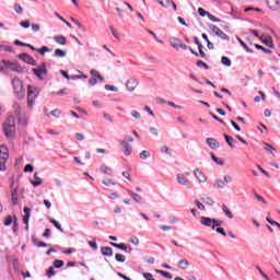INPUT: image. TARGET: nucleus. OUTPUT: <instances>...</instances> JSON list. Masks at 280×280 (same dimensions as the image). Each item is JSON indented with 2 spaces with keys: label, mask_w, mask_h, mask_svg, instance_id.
I'll return each mask as SVG.
<instances>
[{
  "label": "nucleus",
  "mask_w": 280,
  "mask_h": 280,
  "mask_svg": "<svg viewBox=\"0 0 280 280\" xmlns=\"http://www.w3.org/2000/svg\"><path fill=\"white\" fill-rule=\"evenodd\" d=\"M2 132L9 141H14L16 138V120L13 115L8 116L2 124Z\"/></svg>",
  "instance_id": "f257e3e1"
},
{
  "label": "nucleus",
  "mask_w": 280,
  "mask_h": 280,
  "mask_svg": "<svg viewBox=\"0 0 280 280\" xmlns=\"http://www.w3.org/2000/svg\"><path fill=\"white\" fill-rule=\"evenodd\" d=\"M12 86L18 100H23L25 97V88H23V81H21L19 78H14L12 80Z\"/></svg>",
  "instance_id": "f03ea898"
},
{
  "label": "nucleus",
  "mask_w": 280,
  "mask_h": 280,
  "mask_svg": "<svg viewBox=\"0 0 280 280\" xmlns=\"http://www.w3.org/2000/svg\"><path fill=\"white\" fill-rule=\"evenodd\" d=\"M27 89H28V92H27V106L30 108H33L34 102H36V97H38V94L40 92L38 91V89H36V88L32 86V85H28Z\"/></svg>",
  "instance_id": "7ed1b4c3"
},
{
  "label": "nucleus",
  "mask_w": 280,
  "mask_h": 280,
  "mask_svg": "<svg viewBox=\"0 0 280 280\" xmlns=\"http://www.w3.org/2000/svg\"><path fill=\"white\" fill-rule=\"evenodd\" d=\"M230 183H233V176L231 175H224L222 178H217L214 180V187L217 189H224L226 185H230Z\"/></svg>",
  "instance_id": "20e7f679"
},
{
  "label": "nucleus",
  "mask_w": 280,
  "mask_h": 280,
  "mask_svg": "<svg viewBox=\"0 0 280 280\" xmlns=\"http://www.w3.org/2000/svg\"><path fill=\"white\" fill-rule=\"evenodd\" d=\"M32 71L38 80H45L47 78V66L45 63H42L40 68H33Z\"/></svg>",
  "instance_id": "39448f33"
},
{
  "label": "nucleus",
  "mask_w": 280,
  "mask_h": 280,
  "mask_svg": "<svg viewBox=\"0 0 280 280\" xmlns=\"http://www.w3.org/2000/svg\"><path fill=\"white\" fill-rule=\"evenodd\" d=\"M3 65L8 67L11 71L15 73H25V70L16 62H11L7 60H2Z\"/></svg>",
  "instance_id": "423d86ee"
},
{
  "label": "nucleus",
  "mask_w": 280,
  "mask_h": 280,
  "mask_svg": "<svg viewBox=\"0 0 280 280\" xmlns=\"http://www.w3.org/2000/svg\"><path fill=\"white\" fill-rule=\"evenodd\" d=\"M176 180L178 185H183V187H186V189H191V182L187 177H185L184 174H177L176 175Z\"/></svg>",
  "instance_id": "0eeeda50"
},
{
  "label": "nucleus",
  "mask_w": 280,
  "mask_h": 280,
  "mask_svg": "<svg viewBox=\"0 0 280 280\" xmlns=\"http://www.w3.org/2000/svg\"><path fill=\"white\" fill-rule=\"evenodd\" d=\"M19 59L22 60L23 62H26V65H31L32 67H36V60L34 59V57H32L27 52L20 54Z\"/></svg>",
  "instance_id": "6e6552de"
},
{
  "label": "nucleus",
  "mask_w": 280,
  "mask_h": 280,
  "mask_svg": "<svg viewBox=\"0 0 280 280\" xmlns=\"http://www.w3.org/2000/svg\"><path fill=\"white\" fill-rule=\"evenodd\" d=\"M25 215L23 217V222L26 225L25 231H30V218L32 217V210L28 207L23 209Z\"/></svg>",
  "instance_id": "1a4fd4ad"
},
{
  "label": "nucleus",
  "mask_w": 280,
  "mask_h": 280,
  "mask_svg": "<svg viewBox=\"0 0 280 280\" xmlns=\"http://www.w3.org/2000/svg\"><path fill=\"white\" fill-rule=\"evenodd\" d=\"M138 86H139V80H137V79L131 78V79H128L126 82V89H127V91H130L131 93Z\"/></svg>",
  "instance_id": "9d476101"
},
{
  "label": "nucleus",
  "mask_w": 280,
  "mask_h": 280,
  "mask_svg": "<svg viewBox=\"0 0 280 280\" xmlns=\"http://www.w3.org/2000/svg\"><path fill=\"white\" fill-rule=\"evenodd\" d=\"M120 145H122L125 156H130V154H132V147L129 145L127 140H121Z\"/></svg>",
  "instance_id": "9b49d317"
},
{
  "label": "nucleus",
  "mask_w": 280,
  "mask_h": 280,
  "mask_svg": "<svg viewBox=\"0 0 280 280\" xmlns=\"http://www.w3.org/2000/svg\"><path fill=\"white\" fill-rule=\"evenodd\" d=\"M206 143L211 150H218L220 148V142L215 138H207Z\"/></svg>",
  "instance_id": "f8f14e48"
},
{
  "label": "nucleus",
  "mask_w": 280,
  "mask_h": 280,
  "mask_svg": "<svg viewBox=\"0 0 280 280\" xmlns=\"http://www.w3.org/2000/svg\"><path fill=\"white\" fill-rule=\"evenodd\" d=\"M213 222H217L215 219H211L209 217L200 218V224H202V226H210L211 229H213Z\"/></svg>",
  "instance_id": "ddd939ff"
},
{
  "label": "nucleus",
  "mask_w": 280,
  "mask_h": 280,
  "mask_svg": "<svg viewBox=\"0 0 280 280\" xmlns=\"http://www.w3.org/2000/svg\"><path fill=\"white\" fill-rule=\"evenodd\" d=\"M194 174L199 183H207V176L205 175V173H202L198 168H195Z\"/></svg>",
  "instance_id": "4468645a"
},
{
  "label": "nucleus",
  "mask_w": 280,
  "mask_h": 280,
  "mask_svg": "<svg viewBox=\"0 0 280 280\" xmlns=\"http://www.w3.org/2000/svg\"><path fill=\"white\" fill-rule=\"evenodd\" d=\"M4 160L8 161V159H10V153L8 151V147H5L4 144L0 145V160Z\"/></svg>",
  "instance_id": "2eb2a0df"
},
{
  "label": "nucleus",
  "mask_w": 280,
  "mask_h": 280,
  "mask_svg": "<svg viewBox=\"0 0 280 280\" xmlns=\"http://www.w3.org/2000/svg\"><path fill=\"white\" fill-rule=\"evenodd\" d=\"M270 10H280V0H266Z\"/></svg>",
  "instance_id": "dca6fc26"
},
{
  "label": "nucleus",
  "mask_w": 280,
  "mask_h": 280,
  "mask_svg": "<svg viewBox=\"0 0 280 280\" xmlns=\"http://www.w3.org/2000/svg\"><path fill=\"white\" fill-rule=\"evenodd\" d=\"M171 47H173V49H180V43L182 40L179 38L176 37H171L168 39Z\"/></svg>",
  "instance_id": "f3484780"
},
{
  "label": "nucleus",
  "mask_w": 280,
  "mask_h": 280,
  "mask_svg": "<svg viewBox=\"0 0 280 280\" xmlns=\"http://www.w3.org/2000/svg\"><path fill=\"white\" fill-rule=\"evenodd\" d=\"M127 192L129 194V196H131V198L135 200V202H137L138 205H141V202H143V198H141V196L132 190H127Z\"/></svg>",
  "instance_id": "a211bd4d"
},
{
  "label": "nucleus",
  "mask_w": 280,
  "mask_h": 280,
  "mask_svg": "<svg viewBox=\"0 0 280 280\" xmlns=\"http://www.w3.org/2000/svg\"><path fill=\"white\" fill-rule=\"evenodd\" d=\"M177 266H178V269L179 270H187L189 268V260L187 259H180L178 262H177Z\"/></svg>",
  "instance_id": "6ab92c4d"
},
{
  "label": "nucleus",
  "mask_w": 280,
  "mask_h": 280,
  "mask_svg": "<svg viewBox=\"0 0 280 280\" xmlns=\"http://www.w3.org/2000/svg\"><path fill=\"white\" fill-rule=\"evenodd\" d=\"M31 183L33 184V187H40V185H43V179L38 177V173H35L34 179H32Z\"/></svg>",
  "instance_id": "aec40b11"
},
{
  "label": "nucleus",
  "mask_w": 280,
  "mask_h": 280,
  "mask_svg": "<svg viewBox=\"0 0 280 280\" xmlns=\"http://www.w3.org/2000/svg\"><path fill=\"white\" fill-rule=\"evenodd\" d=\"M11 200L13 205H19V189L14 188L11 192Z\"/></svg>",
  "instance_id": "412c9836"
},
{
  "label": "nucleus",
  "mask_w": 280,
  "mask_h": 280,
  "mask_svg": "<svg viewBox=\"0 0 280 280\" xmlns=\"http://www.w3.org/2000/svg\"><path fill=\"white\" fill-rule=\"evenodd\" d=\"M55 43H57L58 45H67V37H65L63 35H57L54 37Z\"/></svg>",
  "instance_id": "4be33fe9"
},
{
  "label": "nucleus",
  "mask_w": 280,
  "mask_h": 280,
  "mask_svg": "<svg viewBox=\"0 0 280 280\" xmlns=\"http://www.w3.org/2000/svg\"><path fill=\"white\" fill-rule=\"evenodd\" d=\"M223 137L230 148H232V149L235 148V145H233V143H237V141H235L233 137H231L226 133H224Z\"/></svg>",
  "instance_id": "5701e85b"
},
{
  "label": "nucleus",
  "mask_w": 280,
  "mask_h": 280,
  "mask_svg": "<svg viewBox=\"0 0 280 280\" xmlns=\"http://www.w3.org/2000/svg\"><path fill=\"white\" fill-rule=\"evenodd\" d=\"M101 253L104 257H113V248L110 247H102Z\"/></svg>",
  "instance_id": "b1692460"
},
{
  "label": "nucleus",
  "mask_w": 280,
  "mask_h": 280,
  "mask_svg": "<svg viewBox=\"0 0 280 280\" xmlns=\"http://www.w3.org/2000/svg\"><path fill=\"white\" fill-rule=\"evenodd\" d=\"M55 58H66L67 57V50H62L60 48H57L54 54Z\"/></svg>",
  "instance_id": "393cba45"
},
{
  "label": "nucleus",
  "mask_w": 280,
  "mask_h": 280,
  "mask_svg": "<svg viewBox=\"0 0 280 280\" xmlns=\"http://www.w3.org/2000/svg\"><path fill=\"white\" fill-rule=\"evenodd\" d=\"M13 112L16 117H21V104L19 102L13 104Z\"/></svg>",
  "instance_id": "a878e982"
},
{
  "label": "nucleus",
  "mask_w": 280,
  "mask_h": 280,
  "mask_svg": "<svg viewBox=\"0 0 280 280\" xmlns=\"http://www.w3.org/2000/svg\"><path fill=\"white\" fill-rule=\"evenodd\" d=\"M90 73H91L92 78L100 80V82H104V77H102V74H100V72L97 70H91Z\"/></svg>",
  "instance_id": "bb28decb"
},
{
  "label": "nucleus",
  "mask_w": 280,
  "mask_h": 280,
  "mask_svg": "<svg viewBox=\"0 0 280 280\" xmlns=\"http://www.w3.org/2000/svg\"><path fill=\"white\" fill-rule=\"evenodd\" d=\"M222 211L223 213H225L226 218H229L230 220H233V212H231V210H229V207H226V205H222Z\"/></svg>",
  "instance_id": "cd10ccee"
},
{
  "label": "nucleus",
  "mask_w": 280,
  "mask_h": 280,
  "mask_svg": "<svg viewBox=\"0 0 280 280\" xmlns=\"http://www.w3.org/2000/svg\"><path fill=\"white\" fill-rule=\"evenodd\" d=\"M236 40H238L240 45L243 46V48L248 52V54H253V49H250L248 47V45H246V43H244V40H242V38H240V36H236Z\"/></svg>",
  "instance_id": "c85d7f7f"
},
{
  "label": "nucleus",
  "mask_w": 280,
  "mask_h": 280,
  "mask_svg": "<svg viewBox=\"0 0 280 280\" xmlns=\"http://www.w3.org/2000/svg\"><path fill=\"white\" fill-rule=\"evenodd\" d=\"M156 275H162L165 279H172V273L168 271H163L161 269H155Z\"/></svg>",
  "instance_id": "c756f323"
},
{
  "label": "nucleus",
  "mask_w": 280,
  "mask_h": 280,
  "mask_svg": "<svg viewBox=\"0 0 280 280\" xmlns=\"http://www.w3.org/2000/svg\"><path fill=\"white\" fill-rule=\"evenodd\" d=\"M210 156H211L212 161H213L214 163H217V165H221V166L224 165V160L218 159V158L215 156V154H213V152L210 153Z\"/></svg>",
  "instance_id": "7c9ffc66"
},
{
  "label": "nucleus",
  "mask_w": 280,
  "mask_h": 280,
  "mask_svg": "<svg viewBox=\"0 0 280 280\" xmlns=\"http://www.w3.org/2000/svg\"><path fill=\"white\" fill-rule=\"evenodd\" d=\"M13 233H19V218L16 215H13Z\"/></svg>",
  "instance_id": "2f4dec72"
},
{
  "label": "nucleus",
  "mask_w": 280,
  "mask_h": 280,
  "mask_svg": "<svg viewBox=\"0 0 280 280\" xmlns=\"http://www.w3.org/2000/svg\"><path fill=\"white\" fill-rule=\"evenodd\" d=\"M101 172H103V174H107V176L113 175V171L110 170V167L106 166V165H101Z\"/></svg>",
  "instance_id": "473e14b6"
},
{
  "label": "nucleus",
  "mask_w": 280,
  "mask_h": 280,
  "mask_svg": "<svg viewBox=\"0 0 280 280\" xmlns=\"http://www.w3.org/2000/svg\"><path fill=\"white\" fill-rule=\"evenodd\" d=\"M49 222L50 224L55 225V228H57L60 233H63L65 230H62V225H60L59 222L56 221V219H50Z\"/></svg>",
  "instance_id": "72a5a7b5"
},
{
  "label": "nucleus",
  "mask_w": 280,
  "mask_h": 280,
  "mask_svg": "<svg viewBox=\"0 0 280 280\" xmlns=\"http://www.w3.org/2000/svg\"><path fill=\"white\" fill-rule=\"evenodd\" d=\"M262 43L265 45H267V47H270V49H275V44L272 43V37H268V38L264 39Z\"/></svg>",
  "instance_id": "f704fd0d"
},
{
  "label": "nucleus",
  "mask_w": 280,
  "mask_h": 280,
  "mask_svg": "<svg viewBox=\"0 0 280 280\" xmlns=\"http://www.w3.org/2000/svg\"><path fill=\"white\" fill-rule=\"evenodd\" d=\"M139 156L142 161H145L147 159H150V156H151L150 151L143 150L142 152H140Z\"/></svg>",
  "instance_id": "c9c22d12"
},
{
  "label": "nucleus",
  "mask_w": 280,
  "mask_h": 280,
  "mask_svg": "<svg viewBox=\"0 0 280 280\" xmlns=\"http://www.w3.org/2000/svg\"><path fill=\"white\" fill-rule=\"evenodd\" d=\"M12 223H14V217L12 215H8L3 221L4 226H10Z\"/></svg>",
  "instance_id": "e433bc0d"
},
{
  "label": "nucleus",
  "mask_w": 280,
  "mask_h": 280,
  "mask_svg": "<svg viewBox=\"0 0 280 280\" xmlns=\"http://www.w3.org/2000/svg\"><path fill=\"white\" fill-rule=\"evenodd\" d=\"M48 51H51V49H49V47H47V46H43L42 48H37V54H40V56H45V54H47Z\"/></svg>",
  "instance_id": "4c0bfd02"
},
{
  "label": "nucleus",
  "mask_w": 280,
  "mask_h": 280,
  "mask_svg": "<svg viewBox=\"0 0 280 280\" xmlns=\"http://www.w3.org/2000/svg\"><path fill=\"white\" fill-rule=\"evenodd\" d=\"M264 150L266 151V152H269V154H275V153H272V152H275V150H277V149H275L272 145H270V144H268V143H264Z\"/></svg>",
  "instance_id": "58836bf2"
},
{
  "label": "nucleus",
  "mask_w": 280,
  "mask_h": 280,
  "mask_svg": "<svg viewBox=\"0 0 280 280\" xmlns=\"http://www.w3.org/2000/svg\"><path fill=\"white\" fill-rule=\"evenodd\" d=\"M0 51H7L9 54H12V51H14V48H12V46L0 45Z\"/></svg>",
  "instance_id": "ea45409f"
},
{
  "label": "nucleus",
  "mask_w": 280,
  "mask_h": 280,
  "mask_svg": "<svg viewBox=\"0 0 280 280\" xmlns=\"http://www.w3.org/2000/svg\"><path fill=\"white\" fill-rule=\"evenodd\" d=\"M115 259L116 261H118L119 264H124L126 261V256H124V254H116L115 255Z\"/></svg>",
  "instance_id": "a19ab883"
},
{
  "label": "nucleus",
  "mask_w": 280,
  "mask_h": 280,
  "mask_svg": "<svg viewBox=\"0 0 280 280\" xmlns=\"http://www.w3.org/2000/svg\"><path fill=\"white\" fill-rule=\"evenodd\" d=\"M201 200H202L206 205H209V207H213V205H215V201H213V199H211V197L202 198Z\"/></svg>",
  "instance_id": "79ce46f5"
},
{
  "label": "nucleus",
  "mask_w": 280,
  "mask_h": 280,
  "mask_svg": "<svg viewBox=\"0 0 280 280\" xmlns=\"http://www.w3.org/2000/svg\"><path fill=\"white\" fill-rule=\"evenodd\" d=\"M256 49H260L261 51H264V54H272V50L265 48L264 46L259 45V44H255Z\"/></svg>",
  "instance_id": "37998d69"
},
{
  "label": "nucleus",
  "mask_w": 280,
  "mask_h": 280,
  "mask_svg": "<svg viewBox=\"0 0 280 280\" xmlns=\"http://www.w3.org/2000/svg\"><path fill=\"white\" fill-rule=\"evenodd\" d=\"M221 62L224 67H231V59L229 57H222Z\"/></svg>",
  "instance_id": "c03bdc74"
},
{
  "label": "nucleus",
  "mask_w": 280,
  "mask_h": 280,
  "mask_svg": "<svg viewBox=\"0 0 280 280\" xmlns=\"http://www.w3.org/2000/svg\"><path fill=\"white\" fill-rule=\"evenodd\" d=\"M209 28L211 30V32H213V34H215V36H218V34L221 32L220 27H218L213 24H210Z\"/></svg>",
  "instance_id": "a18cd8bd"
},
{
  "label": "nucleus",
  "mask_w": 280,
  "mask_h": 280,
  "mask_svg": "<svg viewBox=\"0 0 280 280\" xmlns=\"http://www.w3.org/2000/svg\"><path fill=\"white\" fill-rule=\"evenodd\" d=\"M46 275L48 279H51L56 275V270H54V267H49L48 270L46 271Z\"/></svg>",
  "instance_id": "49530a36"
},
{
  "label": "nucleus",
  "mask_w": 280,
  "mask_h": 280,
  "mask_svg": "<svg viewBox=\"0 0 280 280\" xmlns=\"http://www.w3.org/2000/svg\"><path fill=\"white\" fill-rule=\"evenodd\" d=\"M109 30H110L114 38H116L117 40H121V37L119 36V33H117V31H115V28L113 26H109Z\"/></svg>",
  "instance_id": "de8ad7c7"
},
{
  "label": "nucleus",
  "mask_w": 280,
  "mask_h": 280,
  "mask_svg": "<svg viewBox=\"0 0 280 280\" xmlns=\"http://www.w3.org/2000/svg\"><path fill=\"white\" fill-rule=\"evenodd\" d=\"M18 124H19V126H27V119H25L21 116H18Z\"/></svg>",
  "instance_id": "09e8293b"
},
{
  "label": "nucleus",
  "mask_w": 280,
  "mask_h": 280,
  "mask_svg": "<svg viewBox=\"0 0 280 280\" xmlns=\"http://www.w3.org/2000/svg\"><path fill=\"white\" fill-rule=\"evenodd\" d=\"M209 21H212V23H221L222 20L215 18L213 14L209 13L208 14Z\"/></svg>",
  "instance_id": "8fccbe9b"
},
{
  "label": "nucleus",
  "mask_w": 280,
  "mask_h": 280,
  "mask_svg": "<svg viewBox=\"0 0 280 280\" xmlns=\"http://www.w3.org/2000/svg\"><path fill=\"white\" fill-rule=\"evenodd\" d=\"M103 185H105L106 187H112L113 185H115V182H113V179L110 178H106L103 180Z\"/></svg>",
  "instance_id": "3c124183"
},
{
  "label": "nucleus",
  "mask_w": 280,
  "mask_h": 280,
  "mask_svg": "<svg viewBox=\"0 0 280 280\" xmlns=\"http://www.w3.org/2000/svg\"><path fill=\"white\" fill-rule=\"evenodd\" d=\"M105 90L106 91H113L114 93H117V91H119V88L106 84Z\"/></svg>",
  "instance_id": "603ef678"
},
{
  "label": "nucleus",
  "mask_w": 280,
  "mask_h": 280,
  "mask_svg": "<svg viewBox=\"0 0 280 280\" xmlns=\"http://www.w3.org/2000/svg\"><path fill=\"white\" fill-rule=\"evenodd\" d=\"M267 222H269V224H271L272 226H277L278 229H280V223L270 219V217H267Z\"/></svg>",
  "instance_id": "864d4df0"
},
{
  "label": "nucleus",
  "mask_w": 280,
  "mask_h": 280,
  "mask_svg": "<svg viewBox=\"0 0 280 280\" xmlns=\"http://www.w3.org/2000/svg\"><path fill=\"white\" fill-rule=\"evenodd\" d=\"M14 10H15L16 14H23V7H21V4L15 3Z\"/></svg>",
  "instance_id": "5fc2aeb1"
},
{
  "label": "nucleus",
  "mask_w": 280,
  "mask_h": 280,
  "mask_svg": "<svg viewBox=\"0 0 280 280\" xmlns=\"http://www.w3.org/2000/svg\"><path fill=\"white\" fill-rule=\"evenodd\" d=\"M197 67H199V68H202L203 67V69H209V65H207L205 61H202V60H198L197 61Z\"/></svg>",
  "instance_id": "6e6d98bb"
},
{
  "label": "nucleus",
  "mask_w": 280,
  "mask_h": 280,
  "mask_svg": "<svg viewBox=\"0 0 280 280\" xmlns=\"http://www.w3.org/2000/svg\"><path fill=\"white\" fill-rule=\"evenodd\" d=\"M5 163H8V160H0V172H5Z\"/></svg>",
  "instance_id": "4d7b16f0"
},
{
  "label": "nucleus",
  "mask_w": 280,
  "mask_h": 280,
  "mask_svg": "<svg viewBox=\"0 0 280 280\" xmlns=\"http://www.w3.org/2000/svg\"><path fill=\"white\" fill-rule=\"evenodd\" d=\"M217 36H219V38H221L222 40H230L229 35H226V33H223L222 31Z\"/></svg>",
  "instance_id": "13d9d810"
},
{
  "label": "nucleus",
  "mask_w": 280,
  "mask_h": 280,
  "mask_svg": "<svg viewBox=\"0 0 280 280\" xmlns=\"http://www.w3.org/2000/svg\"><path fill=\"white\" fill-rule=\"evenodd\" d=\"M89 246L93 249V250H97V242L95 241H89L88 242Z\"/></svg>",
  "instance_id": "bf43d9fd"
},
{
  "label": "nucleus",
  "mask_w": 280,
  "mask_h": 280,
  "mask_svg": "<svg viewBox=\"0 0 280 280\" xmlns=\"http://www.w3.org/2000/svg\"><path fill=\"white\" fill-rule=\"evenodd\" d=\"M54 266L55 268H62V266H65V261L57 259L54 261Z\"/></svg>",
  "instance_id": "052dcab7"
},
{
  "label": "nucleus",
  "mask_w": 280,
  "mask_h": 280,
  "mask_svg": "<svg viewBox=\"0 0 280 280\" xmlns=\"http://www.w3.org/2000/svg\"><path fill=\"white\" fill-rule=\"evenodd\" d=\"M198 14H199L200 16H209V12L206 11L205 9H202V8H199V9H198Z\"/></svg>",
  "instance_id": "680f3d73"
},
{
  "label": "nucleus",
  "mask_w": 280,
  "mask_h": 280,
  "mask_svg": "<svg viewBox=\"0 0 280 280\" xmlns=\"http://www.w3.org/2000/svg\"><path fill=\"white\" fill-rule=\"evenodd\" d=\"M130 243L133 244V246H139V237L131 236L130 237Z\"/></svg>",
  "instance_id": "e2e57ef3"
},
{
  "label": "nucleus",
  "mask_w": 280,
  "mask_h": 280,
  "mask_svg": "<svg viewBox=\"0 0 280 280\" xmlns=\"http://www.w3.org/2000/svg\"><path fill=\"white\" fill-rule=\"evenodd\" d=\"M195 205L200 211H205V205H202V202L195 200Z\"/></svg>",
  "instance_id": "0e129e2a"
},
{
  "label": "nucleus",
  "mask_w": 280,
  "mask_h": 280,
  "mask_svg": "<svg viewBox=\"0 0 280 280\" xmlns=\"http://www.w3.org/2000/svg\"><path fill=\"white\" fill-rule=\"evenodd\" d=\"M74 139H77V141H84V135L78 132L74 135Z\"/></svg>",
  "instance_id": "69168bd1"
},
{
  "label": "nucleus",
  "mask_w": 280,
  "mask_h": 280,
  "mask_svg": "<svg viewBox=\"0 0 280 280\" xmlns=\"http://www.w3.org/2000/svg\"><path fill=\"white\" fill-rule=\"evenodd\" d=\"M20 25L21 27H24L25 30H27V27H30V21L28 20L22 21L20 22Z\"/></svg>",
  "instance_id": "338daca9"
},
{
  "label": "nucleus",
  "mask_w": 280,
  "mask_h": 280,
  "mask_svg": "<svg viewBox=\"0 0 280 280\" xmlns=\"http://www.w3.org/2000/svg\"><path fill=\"white\" fill-rule=\"evenodd\" d=\"M24 172H34V166L32 164L25 165Z\"/></svg>",
  "instance_id": "774afa93"
}]
</instances>
